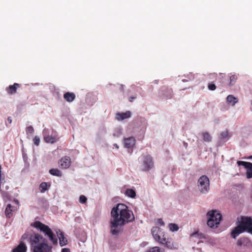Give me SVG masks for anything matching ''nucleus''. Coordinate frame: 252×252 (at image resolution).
Returning <instances> with one entry per match:
<instances>
[{"label": "nucleus", "instance_id": "nucleus-1", "mask_svg": "<svg viewBox=\"0 0 252 252\" xmlns=\"http://www.w3.org/2000/svg\"><path fill=\"white\" fill-rule=\"evenodd\" d=\"M134 220V216L132 211L123 204L119 203L113 206L111 211L109 220L110 233L117 235L123 230V226L126 223Z\"/></svg>", "mask_w": 252, "mask_h": 252}, {"label": "nucleus", "instance_id": "nucleus-2", "mask_svg": "<svg viewBox=\"0 0 252 252\" xmlns=\"http://www.w3.org/2000/svg\"><path fill=\"white\" fill-rule=\"evenodd\" d=\"M237 225L231 231V236L235 239L241 233L250 232L252 227V217L242 216L237 218Z\"/></svg>", "mask_w": 252, "mask_h": 252}, {"label": "nucleus", "instance_id": "nucleus-3", "mask_svg": "<svg viewBox=\"0 0 252 252\" xmlns=\"http://www.w3.org/2000/svg\"><path fill=\"white\" fill-rule=\"evenodd\" d=\"M208 217L207 225L211 228H217L222 219L221 214L216 210L209 211L207 213Z\"/></svg>", "mask_w": 252, "mask_h": 252}, {"label": "nucleus", "instance_id": "nucleus-4", "mask_svg": "<svg viewBox=\"0 0 252 252\" xmlns=\"http://www.w3.org/2000/svg\"><path fill=\"white\" fill-rule=\"evenodd\" d=\"M33 226L42 232L45 236L48 237L50 240L53 244H57L58 243L57 239L54 236L52 230L49 227L39 221H36L33 224Z\"/></svg>", "mask_w": 252, "mask_h": 252}, {"label": "nucleus", "instance_id": "nucleus-5", "mask_svg": "<svg viewBox=\"0 0 252 252\" xmlns=\"http://www.w3.org/2000/svg\"><path fill=\"white\" fill-rule=\"evenodd\" d=\"M140 168L143 171H148L153 168L154 162L153 158L149 154L142 155L139 159Z\"/></svg>", "mask_w": 252, "mask_h": 252}, {"label": "nucleus", "instance_id": "nucleus-6", "mask_svg": "<svg viewBox=\"0 0 252 252\" xmlns=\"http://www.w3.org/2000/svg\"><path fill=\"white\" fill-rule=\"evenodd\" d=\"M197 189L201 194H207L210 190V181L206 175H202L197 181Z\"/></svg>", "mask_w": 252, "mask_h": 252}, {"label": "nucleus", "instance_id": "nucleus-7", "mask_svg": "<svg viewBox=\"0 0 252 252\" xmlns=\"http://www.w3.org/2000/svg\"><path fill=\"white\" fill-rule=\"evenodd\" d=\"M151 233L155 241L158 242L159 244H163L165 241V233L158 227H153L152 228Z\"/></svg>", "mask_w": 252, "mask_h": 252}, {"label": "nucleus", "instance_id": "nucleus-8", "mask_svg": "<svg viewBox=\"0 0 252 252\" xmlns=\"http://www.w3.org/2000/svg\"><path fill=\"white\" fill-rule=\"evenodd\" d=\"M43 135L44 140L46 143L53 144L57 141L58 134L54 130L45 128L43 130Z\"/></svg>", "mask_w": 252, "mask_h": 252}, {"label": "nucleus", "instance_id": "nucleus-9", "mask_svg": "<svg viewBox=\"0 0 252 252\" xmlns=\"http://www.w3.org/2000/svg\"><path fill=\"white\" fill-rule=\"evenodd\" d=\"M33 252H51L52 247L43 242L33 248Z\"/></svg>", "mask_w": 252, "mask_h": 252}, {"label": "nucleus", "instance_id": "nucleus-10", "mask_svg": "<svg viewBox=\"0 0 252 252\" xmlns=\"http://www.w3.org/2000/svg\"><path fill=\"white\" fill-rule=\"evenodd\" d=\"M161 245L165 246L167 248L170 250H177L179 248L178 244L170 238H165V241Z\"/></svg>", "mask_w": 252, "mask_h": 252}, {"label": "nucleus", "instance_id": "nucleus-11", "mask_svg": "<svg viewBox=\"0 0 252 252\" xmlns=\"http://www.w3.org/2000/svg\"><path fill=\"white\" fill-rule=\"evenodd\" d=\"M131 113L129 111L126 112H117L116 114L115 119L118 121H122L131 117Z\"/></svg>", "mask_w": 252, "mask_h": 252}, {"label": "nucleus", "instance_id": "nucleus-12", "mask_svg": "<svg viewBox=\"0 0 252 252\" xmlns=\"http://www.w3.org/2000/svg\"><path fill=\"white\" fill-rule=\"evenodd\" d=\"M135 139L133 137H129L124 139V146L125 148L132 149L135 144Z\"/></svg>", "mask_w": 252, "mask_h": 252}, {"label": "nucleus", "instance_id": "nucleus-13", "mask_svg": "<svg viewBox=\"0 0 252 252\" xmlns=\"http://www.w3.org/2000/svg\"><path fill=\"white\" fill-rule=\"evenodd\" d=\"M57 236L59 239V243L61 246H63L67 244V240L64 237L63 232L60 229L56 230Z\"/></svg>", "mask_w": 252, "mask_h": 252}, {"label": "nucleus", "instance_id": "nucleus-14", "mask_svg": "<svg viewBox=\"0 0 252 252\" xmlns=\"http://www.w3.org/2000/svg\"><path fill=\"white\" fill-rule=\"evenodd\" d=\"M60 164L63 169H67L71 164L70 158L69 157L65 156L60 161Z\"/></svg>", "mask_w": 252, "mask_h": 252}, {"label": "nucleus", "instance_id": "nucleus-15", "mask_svg": "<svg viewBox=\"0 0 252 252\" xmlns=\"http://www.w3.org/2000/svg\"><path fill=\"white\" fill-rule=\"evenodd\" d=\"M43 238V237L39 234H35L33 236L30 237V243L31 244L32 248H34V246L39 244L40 241Z\"/></svg>", "mask_w": 252, "mask_h": 252}, {"label": "nucleus", "instance_id": "nucleus-16", "mask_svg": "<svg viewBox=\"0 0 252 252\" xmlns=\"http://www.w3.org/2000/svg\"><path fill=\"white\" fill-rule=\"evenodd\" d=\"M27 247L26 245L21 242L20 244L13 250L12 252H26Z\"/></svg>", "mask_w": 252, "mask_h": 252}, {"label": "nucleus", "instance_id": "nucleus-17", "mask_svg": "<svg viewBox=\"0 0 252 252\" xmlns=\"http://www.w3.org/2000/svg\"><path fill=\"white\" fill-rule=\"evenodd\" d=\"M226 101L231 105L234 106L238 102V99L233 95L230 94L227 96Z\"/></svg>", "mask_w": 252, "mask_h": 252}, {"label": "nucleus", "instance_id": "nucleus-18", "mask_svg": "<svg viewBox=\"0 0 252 252\" xmlns=\"http://www.w3.org/2000/svg\"><path fill=\"white\" fill-rule=\"evenodd\" d=\"M203 140L205 142H210L212 141V136L208 132H203L201 133Z\"/></svg>", "mask_w": 252, "mask_h": 252}, {"label": "nucleus", "instance_id": "nucleus-19", "mask_svg": "<svg viewBox=\"0 0 252 252\" xmlns=\"http://www.w3.org/2000/svg\"><path fill=\"white\" fill-rule=\"evenodd\" d=\"M63 96L64 98L68 102L73 101L75 98V95L73 93L69 92L64 94Z\"/></svg>", "mask_w": 252, "mask_h": 252}, {"label": "nucleus", "instance_id": "nucleus-20", "mask_svg": "<svg viewBox=\"0 0 252 252\" xmlns=\"http://www.w3.org/2000/svg\"><path fill=\"white\" fill-rule=\"evenodd\" d=\"M220 136L221 139L228 140L231 136V134L229 133L227 129H225L220 132Z\"/></svg>", "mask_w": 252, "mask_h": 252}, {"label": "nucleus", "instance_id": "nucleus-21", "mask_svg": "<svg viewBox=\"0 0 252 252\" xmlns=\"http://www.w3.org/2000/svg\"><path fill=\"white\" fill-rule=\"evenodd\" d=\"M19 86L18 83H14L13 85H10L7 92L10 94H14L16 92L17 88Z\"/></svg>", "mask_w": 252, "mask_h": 252}, {"label": "nucleus", "instance_id": "nucleus-22", "mask_svg": "<svg viewBox=\"0 0 252 252\" xmlns=\"http://www.w3.org/2000/svg\"><path fill=\"white\" fill-rule=\"evenodd\" d=\"M146 252H165V251L162 248L156 246L150 248Z\"/></svg>", "mask_w": 252, "mask_h": 252}, {"label": "nucleus", "instance_id": "nucleus-23", "mask_svg": "<svg viewBox=\"0 0 252 252\" xmlns=\"http://www.w3.org/2000/svg\"><path fill=\"white\" fill-rule=\"evenodd\" d=\"M49 172L51 175L57 177H61L62 175V173L61 171L58 169H51L49 170Z\"/></svg>", "mask_w": 252, "mask_h": 252}, {"label": "nucleus", "instance_id": "nucleus-24", "mask_svg": "<svg viewBox=\"0 0 252 252\" xmlns=\"http://www.w3.org/2000/svg\"><path fill=\"white\" fill-rule=\"evenodd\" d=\"M125 194L128 197L133 198L136 196V192L132 189H127L125 192Z\"/></svg>", "mask_w": 252, "mask_h": 252}, {"label": "nucleus", "instance_id": "nucleus-25", "mask_svg": "<svg viewBox=\"0 0 252 252\" xmlns=\"http://www.w3.org/2000/svg\"><path fill=\"white\" fill-rule=\"evenodd\" d=\"M247 171V177L248 179L252 178V163H250L246 168Z\"/></svg>", "mask_w": 252, "mask_h": 252}, {"label": "nucleus", "instance_id": "nucleus-26", "mask_svg": "<svg viewBox=\"0 0 252 252\" xmlns=\"http://www.w3.org/2000/svg\"><path fill=\"white\" fill-rule=\"evenodd\" d=\"M11 208V205L8 204L5 209V215L8 218H10L12 215V210Z\"/></svg>", "mask_w": 252, "mask_h": 252}, {"label": "nucleus", "instance_id": "nucleus-27", "mask_svg": "<svg viewBox=\"0 0 252 252\" xmlns=\"http://www.w3.org/2000/svg\"><path fill=\"white\" fill-rule=\"evenodd\" d=\"M122 129L121 127H116L113 131V135L115 137H119L122 134Z\"/></svg>", "mask_w": 252, "mask_h": 252}, {"label": "nucleus", "instance_id": "nucleus-28", "mask_svg": "<svg viewBox=\"0 0 252 252\" xmlns=\"http://www.w3.org/2000/svg\"><path fill=\"white\" fill-rule=\"evenodd\" d=\"M190 237L191 239L194 238H198L199 239L204 237L202 233H199L198 232H196L190 234Z\"/></svg>", "mask_w": 252, "mask_h": 252}, {"label": "nucleus", "instance_id": "nucleus-29", "mask_svg": "<svg viewBox=\"0 0 252 252\" xmlns=\"http://www.w3.org/2000/svg\"><path fill=\"white\" fill-rule=\"evenodd\" d=\"M168 228L170 231L173 232V231H177L179 229V227L178 225L175 223H170L168 225Z\"/></svg>", "mask_w": 252, "mask_h": 252}, {"label": "nucleus", "instance_id": "nucleus-30", "mask_svg": "<svg viewBox=\"0 0 252 252\" xmlns=\"http://www.w3.org/2000/svg\"><path fill=\"white\" fill-rule=\"evenodd\" d=\"M39 189L41 192H44L47 189V184L46 182H42L39 186Z\"/></svg>", "mask_w": 252, "mask_h": 252}, {"label": "nucleus", "instance_id": "nucleus-31", "mask_svg": "<svg viewBox=\"0 0 252 252\" xmlns=\"http://www.w3.org/2000/svg\"><path fill=\"white\" fill-rule=\"evenodd\" d=\"M237 79V76L235 75H233L230 76V83L229 85L232 86L236 82V80Z\"/></svg>", "mask_w": 252, "mask_h": 252}, {"label": "nucleus", "instance_id": "nucleus-32", "mask_svg": "<svg viewBox=\"0 0 252 252\" xmlns=\"http://www.w3.org/2000/svg\"><path fill=\"white\" fill-rule=\"evenodd\" d=\"M245 242L246 239H240L238 240L237 242V245L238 246H243L245 245Z\"/></svg>", "mask_w": 252, "mask_h": 252}, {"label": "nucleus", "instance_id": "nucleus-33", "mask_svg": "<svg viewBox=\"0 0 252 252\" xmlns=\"http://www.w3.org/2000/svg\"><path fill=\"white\" fill-rule=\"evenodd\" d=\"M250 162L243 161H238L237 164L239 166L243 165L246 168L248 166Z\"/></svg>", "mask_w": 252, "mask_h": 252}, {"label": "nucleus", "instance_id": "nucleus-34", "mask_svg": "<svg viewBox=\"0 0 252 252\" xmlns=\"http://www.w3.org/2000/svg\"><path fill=\"white\" fill-rule=\"evenodd\" d=\"M87 199L84 195H81L79 197V201L82 204H84L87 202Z\"/></svg>", "mask_w": 252, "mask_h": 252}, {"label": "nucleus", "instance_id": "nucleus-35", "mask_svg": "<svg viewBox=\"0 0 252 252\" xmlns=\"http://www.w3.org/2000/svg\"><path fill=\"white\" fill-rule=\"evenodd\" d=\"M208 89L211 91H214L216 89V85L214 84H209L208 85Z\"/></svg>", "mask_w": 252, "mask_h": 252}, {"label": "nucleus", "instance_id": "nucleus-36", "mask_svg": "<svg viewBox=\"0 0 252 252\" xmlns=\"http://www.w3.org/2000/svg\"><path fill=\"white\" fill-rule=\"evenodd\" d=\"M33 141H34L35 145H36V146H38L40 143V138L37 136H35V137H34V138L33 139Z\"/></svg>", "mask_w": 252, "mask_h": 252}, {"label": "nucleus", "instance_id": "nucleus-37", "mask_svg": "<svg viewBox=\"0 0 252 252\" xmlns=\"http://www.w3.org/2000/svg\"><path fill=\"white\" fill-rule=\"evenodd\" d=\"M34 129L32 126H30L27 128V132L28 133H32L33 132Z\"/></svg>", "mask_w": 252, "mask_h": 252}, {"label": "nucleus", "instance_id": "nucleus-38", "mask_svg": "<svg viewBox=\"0 0 252 252\" xmlns=\"http://www.w3.org/2000/svg\"><path fill=\"white\" fill-rule=\"evenodd\" d=\"M158 222L160 226H164L165 224L164 222L161 219H158Z\"/></svg>", "mask_w": 252, "mask_h": 252}, {"label": "nucleus", "instance_id": "nucleus-39", "mask_svg": "<svg viewBox=\"0 0 252 252\" xmlns=\"http://www.w3.org/2000/svg\"><path fill=\"white\" fill-rule=\"evenodd\" d=\"M29 234L26 233H25L22 236V239L25 240V239H28L29 238Z\"/></svg>", "mask_w": 252, "mask_h": 252}, {"label": "nucleus", "instance_id": "nucleus-40", "mask_svg": "<svg viewBox=\"0 0 252 252\" xmlns=\"http://www.w3.org/2000/svg\"><path fill=\"white\" fill-rule=\"evenodd\" d=\"M61 252H70V251L68 248H63L62 249Z\"/></svg>", "mask_w": 252, "mask_h": 252}, {"label": "nucleus", "instance_id": "nucleus-41", "mask_svg": "<svg viewBox=\"0 0 252 252\" xmlns=\"http://www.w3.org/2000/svg\"><path fill=\"white\" fill-rule=\"evenodd\" d=\"M7 120L9 122L10 124H11L12 123V119L10 117H8L7 118Z\"/></svg>", "mask_w": 252, "mask_h": 252}, {"label": "nucleus", "instance_id": "nucleus-42", "mask_svg": "<svg viewBox=\"0 0 252 252\" xmlns=\"http://www.w3.org/2000/svg\"><path fill=\"white\" fill-rule=\"evenodd\" d=\"M114 146L117 148L119 149V146L117 144H114Z\"/></svg>", "mask_w": 252, "mask_h": 252}, {"label": "nucleus", "instance_id": "nucleus-43", "mask_svg": "<svg viewBox=\"0 0 252 252\" xmlns=\"http://www.w3.org/2000/svg\"><path fill=\"white\" fill-rule=\"evenodd\" d=\"M249 233L252 234V226L251 229H250V231Z\"/></svg>", "mask_w": 252, "mask_h": 252}, {"label": "nucleus", "instance_id": "nucleus-44", "mask_svg": "<svg viewBox=\"0 0 252 252\" xmlns=\"http://www.w3.org/2000/svg\"><path fill=\"white\" fill-rule=\"evenodd\" d=\"M182 82H187V80H185V79H183V80H182Z\"/></svg>", "mask_w": 252, "mask_h": 252}, {"label": "nucleus", "instance_id": "nucleus-45", "mask_svg": "<svg viewBox=\"0 0 252 252\" xmlns=\"http://www.w3.org/2000/svg\"><path fill=\"white\" fill-rule=\"evenodd\" d=\"M184 145H185V146H187V143H184Z\"/></svg>", "mask_w": 252, "mask_h": 252}, {"label": "nucleus", "instance_id": "nucleus-46", "mask_svg": "<svg viewBox=\"0 0 252 252\" xmlns=\"http://www.w3.org/2000/svg\"><path fill=\"white\" fill-rule=\"evenodd\" d=\"M193 79V77H192L191 78H190V79Z\"/></svg>", "mask_w": 252, "mask_h": 252}, {"label": "nucleus", "instance_id": "nucleus-47", "mask_svg": "<svg viewBox=\"0 0 252 252\" xmlns=\"http://www.w3.org/2000/svg\"><path fill=\"white\" fill-rule=\"evenodd\" d=\"M250 158H252V156L250 157Z\"/></svg>", "mask_w": 252, "mask_h": 252}, {"label": "nucleus", "instance_id": "nucleus-48", "mask_svg": "<svg viewBox=\"0 0 252 252\" xmlns=\"http://www.w3.org/2000/svg\"><path fill=\"white\" fill-rule=\"evenodd\" d=\"M251 104L252 105V101H251Z\"/></svg>", "mask_w": 252, "mask_h": 252}]
</instances>
